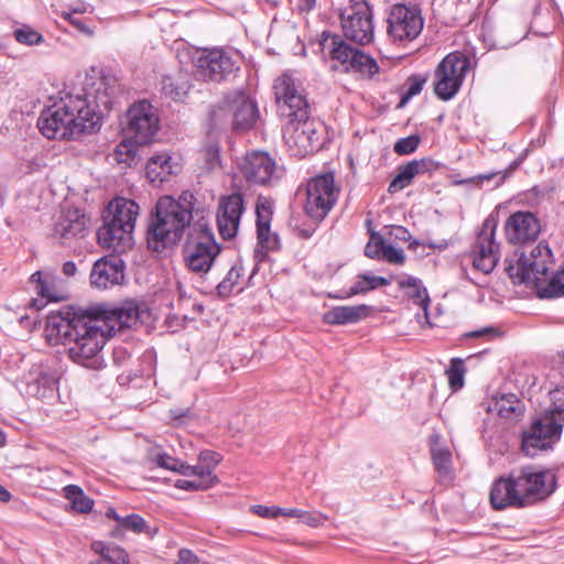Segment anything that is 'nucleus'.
I'll return each instance as SVG.
<instances>
[{"instance_id":"1","label":"nucleus","mask_w":564,"mask_h":564,"mask_svg":"<svg viewBox=\"0 0 564 564\" xmlns=\"http://www.w3.org/2000/svg\"><path fill=\"white\" fill-rule=\"evenodd\" d=\"M117 93L115 78L86 76L79 87L61 91L58 99L42 110L37 128L47 139L57 140L95 132L101 126L102 111L111 109Z\"/></svg>"},{"instance_id":"2","label":"nucleus","mask_w":564,"mask_h":564,"mask_svg":"<svg viewBox=\"0 0 564 564\" xmlns=\"http://www.w3.org/2000/svg\"><path fill=\"white\" fill-rule=\"evenodd\" d=\"M274 96L279 112L288 119L284 142L293 156L305 158L321 148L323 124L311 118L310 105L300 84L290 73L275 79Z\"/></svg>"},{"instance_id":"3","label":"nucleus","mask_w":564,"mask_h":564,"mask_svg":"<svg viewBox=\"0 0 564 564\" xmlns=\"http://www.w3.org/2000/svg\"><path fill=\"white\" fill-rule=\"evenodd\" d=\"M195 200L189 191L182 192L177 199L172 196L159 198L147 230L149 249L161 252L172 248L182 239L186 229L191 231Z\"/></svg>"},{"instance_id":"4","label":"nucleus","mask_w":564,"mask_h":564,"mask_svg":"<svg viewBox=\"0 0 564 564\" xmlns=\"http://www.w3.org/2000/svg\"><path fill=\"white\" fill-rule=\"evenodd\" d=\"M552 251L546 243L539 242L530 254L521 253L516 259H506V271L514 284L533 286L540 299L564 296V264L550 272Z\"/></svg>"},{"instance_id":"5","label":"nucleus","mask_w":564,"mask_h":564,"mask_svg":"<svg viewBox=\"0 0 564 564\" xmlns=\"http://www.w3.org/2000/svg\"><path fill=\"white\" fill-rule=\"evenodd\" d=\"M139 210V205L132 199L117 197L109 202L105 224L97 232L99 245L117 253L130 248Z\"/></svg>"},{"instance_id":"6","label":"nucleus","mask_w":564,"mask_h":564,"mask_svg":"<svg viewBox=\"0 0 564 564\" xmlns=\"http://www.w3.org/2000/svg\"><path fill=\"white\" fill-rule=\"evenodd\" d=\"M72 343L67 346L68 357L76 364L94 370L105 367L102 348L110 337L102 321L88 314L87 321L79 325Z\"/></svg>"},{"instance_id":"7","label":"nucleus","mask_w":564,"mask_h":564,"mask_svg":"<svg viewBox=\"0 0 564 564\" xmlns=\"http://www.w3.org/2000/svg\"><path fill=\"white\" fill-rule=\"evenodd\" d=\"M182 253L186 268L197 274L207 273L220 253V246L203 216L191 226Z\"/></svg>"},{"instance_id":"8","label":"nucleus","mask_w":564,"mask_h":564,"mask_svg":"<svg viewBox=\"0 0 564 564\" xmlns=\"http://www.w3.org/2000/svg\"><path fill=\"white\" fill-rule=\"evenodd\" d=\"M319 46L324 54L340 63L347 72H356L369 78L379 73L380 68L375 58L361 50L350 46L338 34L324 31L321 35Z\"/></svg>"},{"instance_id":"9","label":"nucleus","mask_w":564,"mask_h":564,"mask_svg":"<svg viewBox=\"0 0 564 564\" xmlns=\"http://www.w3.org/2000/svg\"><path fill=\"white\" fill-rule=\"evenodd\" d=\"M564 426V409L554 408L538 416L531 426L522 434V451L529 457L547 449L556 443L562 435Z\"/></svg>"},{"instance_id":"10","label":"nucleus","mask_w":564,"mask_h":564,"mask_svg":"<svg viewBox=\"0 0 564 564\" xmlns=\"http://www.w3.org/2000/svg\"><path fill=\"white\" fill-rule=\"evenodd\" d=\"M196 75L204 80L220 83L236 77L240 70L238 52L223 48H204L192 56Z\"/></svg>"},{"instance_id":"11","label":"nucleus","mask_w":564,"mask_h":564,"mask_svg":"<svg viewBox=\"0 0 564 564\" xmlns=\"http://www.w3.org/2000/svg\"><path fill=\"white\" fill-rule=\"evenodd\" d=\"M340 187L333 172L311 177L306 183L304 210L314 220L324 219L338 200Z\"/></svg>"},{"instance_id":"12","label":"nucleus","mask_w":564,"mask_h":564,"mask_svg":"<svg viewBox=\"0 0 564 564\" xmlns=\"http://www.w3.org/2000/svg\"><path fill=\"white\" fill-rule=\"evenodd\" d=\"M470 67L469 57L459 52L447 54L435 69L434 93L444 101L451 100L459 91Z\"/></svg>"},{"instance_id":"13","label":"nucleus","mask_w":564,"mask_h":564,"mask_svg":"<svg viewBox=\"0 0 564 564\" xmlns=\"http://www.w3.org/2000/svg\"><path fill=\"white\" fill-rule=\"evenodd\" d=\"M513 473L524 508L544 500L556 489V477L552 470L528 465Z\"/></svg>"},{"instance_id":"14","label":"nucleus","mask_w":564,"mask_h":564,"mask_svg":"<svg viewBox=\"0 0 564 564\" xmlns=\"http://www.w3.org/2000/svg\"><path fill=\"white\" fill-rule=\"evenodd\" d=\"M158 109L149 100L133 102L126 112V134L138 144H147L159 131Z\"/></svg>"},{"instance_id":"15","label":"nucleus","mask_w":564,"mask_h":564,"mask_svg":"<svg viewBox=\"0 0 564 564\" xmlns=\"http://www.w3.org/2000/svg\"><path fill=\"white\" fill-rule=\"evenodd\" d=\"M424 20L416 6L395 4L388 18V35L394 43L411 42L422 32Z\"/></svg>"},{"instance_id":"16","label":"nucleus","mask_w":564,"mask_h":564,"mask_svg":"<svg viewBox=\"0 0 564 564\" xmlns=\"http://www.w3.org/2000/svg\"><path fill=\"white\" fill-rule=\"evenodd\" d=\"M344 36L359 45L368 44L373 39L372 13L367 2H356L340 13Z\"/></svg>"},{"instance_id":"17","label":"nucleus","mask_w":564,"mask_h":564,"mask_svg":"<svg viewBox=\"0 0 564 564\" xmlns=\"http://www.w3.org/2000/svg\"><path fill=\"white\" fill-rule=\"evenodd\" d=\"M87 313L76 314L69 310L65 312H51L46 317L45 336L51 345L68 346L72 343L79 325L87 321Z\"/></svg>"},{"instance_id":"18","label":"nucleus","mask_w":564,"mask_h":564,"mask_svg":"<svg viewBox=\"0 0 564 564\" xmlns=\"http://www.w3.org/2000/svg\"><path fill=\"white\" fill-rule=\"evenodd\" d=\"M240 171L248 183L256 185H268L280 177L276 162L262 151L247 153Z\"/></svg>"},{"instance_id":"19","label":"nucleus","mask_w":564,"mask_h":564,"mask_svg":"<svg viewBox=\"0 0 564 564\" xmlns=\"http://www.w3.org/2000/svg\"><path fill=\"white\" fill-rule=\"evenodd\" d=\"M22 394L39 400H52L57 391L56 373L50 368L33 367L18 381Z\"/></svg>"},{"instance_id":"20","label":"nucleus","mask_w":564,"mask_h":564,"mask_svg":"<svg viewBox=\"0 0 564 564\" xmlns=\"http://www.w3.org/2000/svg\"><path fill=\"white\" fill-rule=\"evenodd\" d=\"M145 313L143 303L135 300H126L115 307L105 310L97 316L102 321L109 336L126 327H132Z\"/></svg>"},{"instance_id":"21","label":"nucleus","mask_w":564,"mask_h":564,"mask_svg":"<svg viewBox=\"0 0 564 564\" xmlns=\"http://www.w3.org/2000/svg\"><path fill=\"white\" fill-rule=\"evenodd\" d=\"M88 219L78 208H64L54 223L53 237L69 246L88 234Z\"/></svg>"},{"instance_id":"22","label":"nucleus","mask_w":564,"mask_h":564,"mask_svg":"<svg viewBox=\"0 0 564 564\" xmlns=\"http://www.w3.org/2000/svg\"><path fill=\"white\" fill-rule=\"evenodd\" d=\"M507 240L512 245H524L534 241L541 232L539 218L532 212L512 213L505 223Z\"/></svg>"},{"instance_id":"23","label":"nucleus","mask_w":564,"mask_h":564,"mask_svg":"<svg viewBox=\"0 0 564 564\" xmlns=\"http://www.w3.org/2000/svg\"><path fill=\"white\" fill-rule=\"evenodd\" d=\"M473 265L476 270L489 274L499 260V245L495 241V226L486 223L474 243Z\"/></svg>"},{"instance_id":"24","label":"nucleus","mask_w":564,"mask_h":564,"mask_svg":"<svg viewBox=\"0 0 564 564\" xmlns=\"http://www.w3.org/2000/svg\"><path fill=\"white\" fill-rule=\"evenodd\" d=\"M30 282L39 297L33 300V306L41 310L50 302H61L68 297L64 281L48 272L36 271Z\"/></svg>"},{"instance_id":"25","label":"nucleus","mask_w":564,"mask_h":564,"mask_svg":"<svg viewBox=\"0 0 564 564\" xmlns=\"http://www.w3.org/2000/svg\"><path fill=\"white\" fill-rule=\"evenodd\" d=\"M124 261L117 256L98 259L90 272V284L100 290L120 285L124 281Z\"/></svg>"},{"instance_id":"26","label":"nucleus","mask_w":564,"mask_h":564,"mask_svg":"<svg viewBox=\"0 0 564 564\" xmlns=\"http://www.w3.org/2000/svg\"><path fill=\"white\" fill-rule=\"evenodd\" d=\"M242 212L241 194L234 193L221 197L217 210V225L223 239H231L237 235Z\"/></svg>"},{"instance_id":"27","label":"nucleus","mask_w":564,"mask_h":564,"mask_svg":"<svg viewBox=\"0 0 564 564\" xmlns=\"http://www.w3.org/2000/svg\"><path fill=\"white\" fill-rule=\"evenodd\" d=\"M514 473L496 479L490 488L489 499L495 510L507 508H524L521 491L519 490Z\"/></svg>"},{"instance_id":"28","label":"nucleus","mask_w":564,"mask_h":564,"mask_svg":"<svg viewBox=\"0 0 564 564\" xmlns=\"http://www.w3.org/2000/svg\"><path fill=\"white\" fill-rule=\"evenodd\" d=\"M226 106L232 112L235 130L250 129L259 117L257 104L242 91H235L225 99Z\"/></svg>"},{"instance_id":"29","label":"nucleus","mask_w":564,"mask_h":564,"mask_svg":"<svg viewBox=\"0 0 564 564\" xmlns=\"http://www.w3.org/2000/svg\"><path fill=\"white\" fill-rule=\"evenodd\" d=\"M440 163L431 158H423L420 160H412L398 167V173L390 182L388 191L393 194L408 187L415 176L433 173L438 170Z\"/></svg>"},{"instance_id":"30","label":"nucleus","mask_w":564,"mask_h":564,"mask_svg":"<svg viewBox=\"0 0 564 564\" xmlns=\"http://www.w3.org/2000/svg\"><path fill=\"white\" fill-rule=\"evenodd\" d=\"M181 166L167 152H162L149 159L145 173L149 181L160 185L169 181L173 174H177Z\"/></svg>"},{"instance_id":"31","label":"nucleus","mask_w":564,"mask_h":564,"mask_svg":"<svg viewBox=\"0 0 564 564\" xmlns=\"http://www.w3.org/2000/svg\"><path fill=\"white\" fill-rule=\"evenodd\" d=\"M370 313L371 307L366 304L335 306L323 315V321L329 325L356 324Z\"/></svg>"},{"instance_id":"32","label":"nucleus","mask_w":564,"mask_h":564,"mask_svg":"<svg viewBox=\"0 0 564 564\" xmlns=\"http://www.w3.org/2000/svg\"><path fill=\"white\" fill-rule=\"evenodd\" d=\"M390 281L384 276L371 275L369 273L358 274L356 281L348 290H339L329 293L328 296L335 300H347L355 295L365 294L380 286H387Z\"/></svg>"},{"instance_id":"33","label":"nucleus","mask_w":564,"mask_h":564,"mask_svg":"<svg viewBox=\"0 0 564 564\" xmlns=\"http://www.w3.org/2000/svg\"><path fill=\"white\" fill-rule=\"evenodd\" d=\"M430 452L434 468L437 474L443 478H451L452 469V453L449 448L443 444L442 436L433 433L430 436Z\"/></svg>"},{"instance_id":"34","label":"nucleus","mask_w":564,"mask_h":564,"mask_svg":"<svg viewBox=\"0 0 564 564\" xmlns=\"http://www.w3.org/2000/svg\"><path fill=\"white\" fill-rule=\"evenodd\" d=\"M490 411L496 412L503 419H516L522 415L523 404L513 393L496 397L489 406Z\"/></svg>"},{"instance_id":"35","label":"nucleus","mask_w":564,"mask_h":564,"mask_svg":"<svg viewBox=\"0 0 564 564\" xmlns=\"http://www.w3.org/2000/svg\"><path fill=\"white\" fill-rule=\"evenodd\" d=\"M91 550L100 556L89 564H129L128 554L120 546L97 541L91 544Z\"/></svg>"},{"instance_id":"36","label":"nucleus","mask_w":564,"mask_h":564,"mask_svg":"<svg viewBox=\"0 0 564 564\" xmlns=\"http://www.w3.org/2000/svg\"><path fill=\"white\" fill-rule=\"evenodd\" d=\"M189 87L188 79L183 75L164 76L162 79L163 94L175 101H183Z\"/></svg>"},{"instance_id":"37","label":"nucleus","mask_w":564,"mask_h":564,"mask_svg":"<svg viewBox=\"0 0 564 564\" xmlns=\"http://www.w3.org/2000/svg\"><path fill=\"white\" fill-rule=\"evenodd\" d=\"M257 232L258 245L265 250H274L278 248L279 239L276 235L270 232V219L264 216L260 207L257 206Z\"/></svg>"},{"instance_id":"38","label":"nucleus","mask_w":564,"mask_h":564,"mask_svg":"<svg viewBox=\"0 0 564 564\" xmlns=\"http://www.w3.org/2000/svg\"><path fill=\"white\" fill-rule=\"evenodd\" d=\"M66 499L72 503V508L80 513H87L93 509L94 501L84 494L77 485H67L64 488Z\"/></svg>"},{"instance_id":"39","label":"nucleus","mask_w":564,"mask_h":564,"mask_svg":"<svg viewBox=\"0 0 564 564\" xmlns=\"http://www.w3.org/2000/svg\"><path fill=\"white\" fill-rule=\"evenodd\" d=\"M243 273V265L241 261H237L232 264L226 276L218 283L217 293L221 297H228L235 286L238 284Z\"/></svg>"},{"instance_id":"40","label":"nucleus","mask_w":564,"mask_h":564,"mask_svg":"<svg viewBox=\"0 0 564 564\" xmlns=\"http://www.w3.org/2000/svg\"><path fill=\"white\" fill-rule=\"evenodd\" d=\"M449 387L456 391L464 386L465 365L463 359L453 358L449 368L446 370Z\"/></svg>"},{"instance_id":"41","label":"nucleus","mask_w":564,"mask_h":564,"mask_svg":"<svg viewBox=\"0 0 564 564\" xmlns=\"http://www.w3.org/2000/svg\"><path fill=\"white\" fill-rule=\"evenodd\" d=\"M425 83L426 77L422 75L417 74L410 76L405 84L406 90L401 96L400 105H405L410 99L419 95L422 91Z\"/></svg>"},{"instance_id":"42","label":"nucleus","mask_w":564,"mask_h":564,"mask_svg":"<svg viewBox=\"0 0 564 564\" xmlns=\"http://www.w3.org/2000/svg\"><path fill=\"white\" fill-rule=\"evenodd\" d=\"M406 285L413 289L411 297L414 300V302L417 305H420L424 311H426L430 303V299L427 290L422 285L421 281L416 278H409L406 281Z\"/></svg>"},{"instance_id":"43","label":"nucleus","mask_w":564,"mask_h":564,"mask_svg":"<svg viewBox=\"0 0 564 564\" xmlns=\"http://www.w3.org/2000/svg\"><path fill=\"white\" fill-rule=\"evenodd\" d=\"M421 142L417 134H411L405 138H400L393 145V151L398 155H409L416 151Z\"/></svg>"},{"instance_id":"44","label":"nucleus","mask_w":564,"mask_h":564,"mask_svg":"<svg viewBox=\"0 0 564 564\" xmlns=\"http://www.w3.org/2000/svg\"><path fill=\"white\" fill-rule=\"evenodd\" d=\"M14 37L19 43L30 46L37 45L43 42L42 34L28 25L17 29L14 31Z\"/></svg>"},{"instance_id":"45","label":"nucleus","mask_w":564,"mask_h":564,"mask_svg":"<svg viewBox=\"0 0 564 564\" xmlns=\"http://www.w3.org/2000/svg\"><path fill=\"white\" fill-rule=\"evenodd\" d=\"M507 177V173L502 172H489L484 174H478L476 176H473L470 178H465L459 181V184H474L476 186H481L485 182H495V186L501 185Z\"/></svg>"},{"instance_id":"46","label":"nucleus","mask_w":564,"mask_h":564,"mask_svg":"<svg viewBox=\"0 0 564 564\" xmlns=\"http://www.w3.org/2000/svg\"><path fill=\"white\" fill-rule=\"evenodd\" d=\"M386 241L380 236H371V239L365 247V254L375 260H381Z\"/></svg>"},{"instance_id":"47","label":"nucleus","mask_w":564,"mask_h":564,"mask_svg":"<svg viewBox=\"0 0 564 564\" xmlns=\"http://www.w3.org/2000/svg\"><path fill=\"white\" fill-rule=\"evenodd\" d=\"M135 154L137 152L134 147L128 142H121L120 144L117 145L115 150V159L119 163H124L128 165H131L132 161L135 158Z\"/></svg>"},{"instance_id":"48","label":"nucleus","mask_w":564,"mask_h":564,"mask_svg":"<svg viewBox=\"0 0 564 564\" xmlns=\"http://www.w3.org/2000/svg\"><path fill=\"white\" fill-rule=\"evenodd\" d=\"M170 417L174 426H186L193 421L194 414L188 408H175L170 410Z\"/></svg>"},{"instance_id":"49","label":"nucleus","mask_w":564,"mask_h":564,"mask_svg":"<svg viewBox=\"0 0 564 564\" xmlns=\"http://www.w3.org/2000/svg\"><path fill=\"white\" fill-rule=\"evenodd\" d=\"M223 456L214 451H202L198 455V463H202L203 466L208 469L210 475H214L213 471L215 467L221 462Z\"/></svg>"},{"instance_id":"50","label":"nucleus","mask_w":564,"mask_h":564,"mask_svg":"<svg viewBox=\"0 0 564 564\" xmlns=\"http://www.w3.org/2000/svg\"><path fill=\"white\" fill-rule=\"evenodd\" d=\"M120 527L134 533H141L147 525L144 519L141 516L132 513L122 518V523Z\"/></svg>"},{"instance_id":"51","label":"nucleus","mask_w":564,"mask_h":564,"mask_svg":"<svg viewBox=\"0 0 564 564\" xmlns=\"http://www.w3.org/2000/svg\"><path fill=\"white\" fill-rule=\"evenodd\" d=\"M192 469L193 471H191L189 477L202 482H208V488H212L218 481L217 477L215 475H210L208 469H206L202 463L193 465Z\"/></svg>"},{"instance_id":"52","label":"nucleus","mask_w":564,"mask_h":564,"mask_svg":"<svg viewBox=\"0 0 564 564\" xmlns=\"http://www.w3.org/2000/svg\"><path fill=\"white\" fill-rule=\"evenodd\" d=\"M381 260L393 264H402L404 262V252L401 248L386 243Z\"/></svg>"},{"instance_id":"53","label":"nucleus","mask_w":564,"mask_h":564,"mask_svg":"<svg viewBox=\"0 0 564 564\" xmlns=\"http://www.w3.org/2000/svg\"><path fill=\"white\" fill-rule=\"evenodd\" d=\"M326 517L317 511H305L302 510L299 520L312 528H318L323 525Z\"/></svg>"},{"instance_id":"54","label":"nucleus","mask_w":564,"mask_h":564,"mask_svg":"<svg viewBox=\"0 0 564 564\" xmlns=\"http://www.w3.org/2000/svg\"><path fill=\"white\" fill-rule=\"evenodd\" d=\"M500 335L498 328L494 326H486L477 330L467 332L462 335L463 339H476V338H494Z\"/></svg>"},{"instance_id":"55","label":"nucleus","mask_w":564,"mask_h":564,"mask_svg":"<svg viewBox=\"0 0 564 564\" xmlns=\"http://www.w3.org/2000/svg\"><path fill=\"white\" fill-rule=\"evenodd\" d=\"M131 354L127 347L119 345L112 349V362L117 367H124L130 361Z\"/></svg>"},{"instance_id":"56","label":"nucleus","mask_w":564,"mask_h":564,"mask_svg":"<svg viewBox=\"0 0 564 564\" xmlns=\"http://www.w3.org/2000/svg\"><path fill=\"white\" fill-rule=\"evenodd\" d=\"M175 487L178 489H183L186 491H197V490H207L208 482H202L196 479H177L175 481Z\"/></svg>"},{"instance_id":"57","label":"nucleus","mask_w":564,"mask_h":564,"mask_svg":"<svg viewBox=\"0 0 564 564\" xmlns=\"http://www.w3.org/2000/svg\"><path fill=\"white\" fill-rule=\"evenodd\" d=\"M90 6L84 1H76L66 9L62 10L61 18H72V15L84 14L89 11Z\"/></svg>"},{"instance_id":"58","label":"nucleus","mask_w":564,"mask_h":564,"mask_svg":"<svg viewBox=\"0 0 564 564\" xmlns=\"http://www.w3.org/2000/svg\"><path fill=\"white\" fill-rule=\"evenodd\" d=\"M251 511L254 514L265 519H275L280 517V507L275 506L267 507L262 505H256L251 507Z\"/></svg>"},{"instance_id":"59","label":"nucleus","mask_w":564,"mask_h":564,"mask_svg":"<svg viewBox=\"0 0 564 564\" xmlns=\"http://www.w3.org/2000/svg\"><path fill=\"white\" fill-rule=\"evenodd\" d=\"M177 459L166 453H161L156 455L155 463L162 468L174 471Z\"/></svg>"},{"instance_id":"60","label":"nucleus","mask_w":564,"mask_h":564,"mask_svg":"<svg viewBox=\"0 0 564 564\" xmlns=\"http://www.w3.org/2000/svg\"><path fill=\"white\" fill-rule=\"evenodd\" d=\"M65 21L69 22L77 31L83 34L93 35V30L86 24L85 20L78 18L77 15H72V18H63Z\"/></svg>"},{"instance_id":"61","label":"nucleus","mask_w":564,"mask_h":564,"mask_svg":"<svg viewBox=\"0 0 564 564\" xmlns=\"http://www.w3.org/2000/svg\"><path fill=\"white\" fill-rule=\"evenodd\" d=\"M205 154L207 158V164L209 169H215L217 165H219V149L217 145H208L205 149Z\"/></svg>"},{"instance_id":"62","label":"nucleus","mask_w":564,"mask_h":564,"mask_svg":"<svg viewBox=\"0 0 564 564\" xmlns=\"http://www.w3.org/2000/svg\"><path fill=\"white\" fill-rule=\"evenodd\" d=\"M175 564H198V558L192 551L182 549L178 551V556Z\"/></svg>"},{"instance_id":"63","label":"nucleus","mask_w":564,"mask_h":564,"mask_svg":"<svg viewBox=\"0 0 564 564\" xmlns=\"http://www.w3.org/2000/svg\"><path fill=\"white\" fill-rule=\"evenodd\" d=\"M317 0H291L300 13H308L315 9Z\"/></svg>"},{"instance_id":"64","label":"nucleus","mask_w":564,"mask_h":564,"mask_svg":"<svg viewBox=\"0 0 564 564\" xmlns=\"http://www.w3.org/2000/svg\"><path fill=\"white\" fill-rule=\"evenodd\" d=\"M390 235L401 241H409L411 238V234L403 226H393L390 230Z\"/></svg>"}]
</instances>
